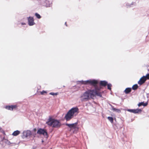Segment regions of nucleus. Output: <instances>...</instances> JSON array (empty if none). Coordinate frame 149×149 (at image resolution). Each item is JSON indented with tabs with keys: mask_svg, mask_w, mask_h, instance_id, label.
<instances>
[{
	"mask_svg": "<svg viewBox=\"0 0 149 149\" xmlns=\"http://www.w3.org/2000/svg\"><path fill=\"white\" fill-rule=\"evenodd\" d=\"M82 84H88L94 87V89H89L85 92L81 96L80 98L82 102L87 101L91 99H94V97L97 96L100 97H102V93L103 91H99L100 88H98L97 85L98 82L97 80H88L86 81H80Z\"/></svg>",
	"mask_w": 149,
	"mask_h": 149,
	"instance_id": "obj_1",
	"label": "nucleus"
},
{
	"mask_svg": "<svg viewBox=\"0 0 149 149\" xmlns=\"http://www.w3.org/2000/svg\"><path fill=\"white\" fill-rule=\"evenodd\" d=\"M79 109L76 107L71 109L68 112L65 116V118L67 121H69L74 116H76L79 113Z\"/></svg>",
	"mask_w": 149,
	"mask_h": 149,
	"instance_id": "obj_2",
	"label": "nucleus"
},
{
	"mask_svg": "<svg viewBox=\"0 0 149 149\" xmlns=\"http://www.w3.org/2000/svg\"><path fill=\"white\" fill-rule=\"evenodd\" d=\"M46 124L49 126L57 128L61 126V123L57 120L53 119L52 117H49Z\"/></svg>",
	"mask_w": 149,
	"mask_h": 149,
	"instance_id": "obj_3",
	"label": "nucleus"
},
{
	"mask_svg": "<svg viewBox=\"0 0 149 149\" xmlns=\"http://www.w3.org/2000/svg\"><path fill=\"white\" fill-rule=\"evenodd\" d=\"M77 123L73 124L66 123L65 125L68 126L70 128V131H72L73 133H77L79 129V127L77 126Z\"/></svg>",
	"mask_w": 149,
	"mask_h": 149,
	"instance_id": "obj_4",
	"label": "nucleus"
},
{
	"mask_svg": "<svg viewBox=\"0 0 149 149\" xmlns=\"http://www.w3.org/2000/svg\"><path fill=\"white\" fill-rule=\"evenodd\" d=\"M37 133L38 134L41 135L42 134L44 136H48V134L46 130L42 128L39 129L37 132Z\"/></svg>",
	"mask_w": 149,
	"mask_h": 149,
	"instance_id": "obj_5",
	"label": "nucleus"
},
{
	"mask_svg": "<svg viewBox=\"0 0 149 149\" xmlns=\"http://www.w3.org/2000/svg\"><path fill=\"white\" fill-rule=\"evenodd\" d=\"M107 82L105 81H101L100 82V86L98 88H100L99 90V91H100L101 89L102 88V87H105L107 85Z\"/></svg>",
	"mask_w": 149,
	"mask_h": 149,
	"instance_id": "obj_6",
	"label": "nucleus"
},
{
	"mask_svg": "<svg viewBox=\"0 0 149 149\" xmlns=\"http://www.w3.org/2000/svg\"><path fill=\"white\" fill-rule=\"evenodd\" d=\"M28 24L30 26H32L35 24L33 17H30L28 18Z\"/></svg>",
	"mask_w": 149,
	"mask_h": 149,
	"instance_id": "obj_7",
	"label": "nucleus"
},
{
	"mask_svg": "<svg viewBox=\"0 0 149 149\" xmlns=\"http://www.w3.org/2000/svg\"><path fill=\"white\" fill-rule=\"evenodd\" d=\"M17 107V105H13L6 106L5 107V108L9 110L13 111V109H16Z\"/></svg>",
	"mask_w": 149,
	"mask_h": 149,
	"instance_id": "obj_8",
	"label": "nucleus"
},
{
	"mask_svg": "<svg viewBox=\"0 0 149 149\" xmlns=\"http://www.w3.org/2000/svg\"><path fill=\"white\" fill-rule=\"evenodd\" d=\"M146 80V79L143 76L140 79L139 81L138 82V83L140 85H142L145 82Z\"/></svg>",
	"mask_w": 149,
	"mask_h": 149,
	"instance_id": "obj_9",
	"label": "nucleus"
},
{
	"mask_svg": "<svg viewBox=\"0 0 149 149\" xmlns=\"http://www.w3.org/2000/svg\"><path fill=\"white\" fill-rule=\"evenodd\" d=\"M31 134V131L27 130L24 131L23 132V135L24 136L27 137L30 136Z\"/></svg>",
	"mask_w": 149,
	"mask_h": 149,
	"instance_id": "obj_10",
	"label": "nucleus"
},
{
	"mask_svg": "<svg viewBox=\"0 0 149 149\" xmlns=\"http://www.w3.org/2000/svg\"><path fill=\"white\" fill-rule=\"evenodd\" d=\"M127 111L130 112L134 113H138L141 111V109H128Z\"/></svg>",
	"mask_w": 149,
	"mask_h": 149,
	"instance_id": "obj_11",
	"label": "nucleus"
},
{
	"mask_svg": "<svg viewBox=\"0 0 149 149\" xmlns=\"http://www.w3.org/2000/svg\"><path fill=\"white\" fill-rule=\"evenodd\" d=\"M132 91V88H126L125 91L124 92L126 94H127L130 93Z\"/></svg>",
	"mask_w": 149,
	"mask_h": 149,
	"instance_id": "obj_12",
	"label": "nucleus"
},
{
	"mask_svg": "<svg viewBox=\"0 0 149 149\" xmlns=\"http://www.w3.org/2000/svg\"><path fill=\"white\" fill-rule=\"evenodd\" d=\"M2 141L6 144L8 145H10L11 144V143L8 140L5 138L4 137H3L2 140Z\"/></svg>",
	"mask_w": 149,
	"mask_h": 149,
	"instance_id": "obj_13",
	"label": "nucleus"
},
{
	"mask_svg": "<svg viewBox=\"0 0 149 149\" xmlns=\"http://www.w3.org/2000/svg\"><path fill=\"white\" fill-rule=\"evenodd\" d=\"M20 133L19 131L18 130H16L14 131L12 134V135L13 136H17Z\"/></svg>",
	"mask_w": 149,
	"mask_h": 149,
	"instance_id": "obj_14",
	"label": "nucleus"
},
{
	"mask_svg": "<svg viewBox=\"0 0 149 149\" xmlns=\"http://www.w3.org/2000/svg\"><path fill=\"white\" fill-rule=\"evenodd\" d=\"M112 110L114 111H116V112L118 113H120V110L119 109H116L114 108V107L113 106L112 107Z\"/></svg>",
	"mask_w": 149,
	"mask_h": 149,
	"instance_id": "obj_15",
	"label": "nucleus"
},
{
	"mask_svg": "<svg viewBox=\"0 0 149 149\" xmlns=\"http://www.w3.org/2000/svg\"><path fill=\"white\" fill-rule=\"evenodd\" d=\"M148 104V103L147 102L144 103L143 102H141L140 103H139L138 104V106L139 107L141 106L142 105H143L144 106H146Z\"/></svg>",
	"mask_w": 149,
	"mask_h": 149,
	"instance_id": "obj_16",
	"label": "nucleus"
},
{
	"mask_svg": "<svg viewBox=\"0 0 149 149\" xmlns=\"http://www.w3.org/2000/svg\"><path fill=\"white\" fill-rule=\"evenodd\" d=\"M138 85L137 84H135L133 86L132 88L134 90H136L138 88Z\"/></svg>",
	"mask_w": 149,
	"mask_h": 149,
	"instance_id": "obj_17",
	"label": "nucleus"
},
{
	"mask_svg": "<svg viewBox=\"0 0 149 149\" xmlns=\"http://www.w3.org/2000/svg\"><path fill=\"white\" fill-rule=\"evenodd\" d=\"M107 118L111 123H113V120L112 117H108Z\"/></svg>",
	"mask_w": 149,
	"mask_h": 149,
	"instance_id": "obj_18",
	"label": "nucleus"
},
{
	"mask_svg": "<svg viewBox=\"0 0 149 149\" xmlns=\"http://www.w3.org/2000/svg\"><path fill=\"white\" fill-rule=\"evenodd\" d=\"M35 15L37 18L38 19H40L41 17L40 15L37 13H36Z\"/></svg>",
	"mask_w": 149,
	"mask_h": 149,
	"instance_id": "obj_19",
	"label": "nucleus"
},
{
	"mask_svg": "<svg viewBox=\"0 0 149 149\" xmlns=\"http://www.w3.org/2000/svg\"><path fill=\"white\" fill-rule=\"evenodd\" d=\"M107 89H108L111 90V87L112 86L111 84H107Z\"/></svg>",
	"mask_w": 149,
	"mask_h": 149,
	"instance_id": "obj_20",
	"label": "nucleus"
},
{
	"mask_svg": "<svg viewBox=\"0 0 149 149\" xmlns=\"http://www.w3.org/2000/svg\"><path fill=\"white\" fill-rule=\"evenodd\" d=\"M41 95H44V94H46L47 93V92L46 91H43L40 92Z\"/></svg>",
	"mask_w": 149,
	"mask_h": 149,
	"instance_id": "obj_21",
	"label": "nucleus"
},
{
	"mask_svg": "<svg viewBox=\"0 0 149 149\" xmlns=\"http://www.w3.org/2000/svg\"><path fill=\"white\" fill-rule=\"evenodd\" d=\"M146 79H149V74H148L145 76H143Z\"/></svg>",
	"mask_w": 149,
	"mask_h": 149,
	"instance_id": "obj_22",
	"label": "nucleus"
},
{
	"mask_svg": "<svg viewBox=\"0 0 149 149\" xmlns=\"http://www.w3.org/2000/svg\"><path fill=\"white\" fill-rule=\"evenodd\" d=\"M58 94V93H53V92H51V93H49V94L50 95H57Z\"/></svg>",
	"mask_w": 149,
	"mask_h": 149,
	"instance_id": "obj_23",
	"label": "nucleus"
},
{
	"mask_svg": "<svg viewBox=\"0 0 149 149\" xmlns=\"http://www.w3.org/2000/svg\"><path fill=\"white\" fill-rule=\"evenodd\" d=\"M0 132H2L3 134L5 135L6 133L4 130H3L2 129H0Z\"/></svg>",
	"mask_w": 149,
	"mask_h": 149,
	"instance_id": "obj_24",
	"label": "nucleus"
},
{
	"mask_svg": "<svg viewBox=\"0 0 149 149\" xmlns=\"http://www.w3.org/2000/svg\"><path fill=\"white\" fill-rule=\"evenodd\" d=\"M33 130L34 132H36V128H34Z\"/></svg>",
	"mask_w": 149,
	"mask_h": 149,
	"instance_id": "obj_25",
	"label": "nucleus"
},
{
	"mask_svg": "<svg viewBox=\"0 0 149 149\" xmlns=\"http://www.w3.org/2000/svg\"><path fill=\"white\" fill-rule=\"evenodd\" d=\"M21 24L22 25H25L26 24L25 23H22Z\"/></svg>",
	"mask_w": 149,
	"mask_h": 149,
	"instance_id": "obj_26",
	"label": "nucleus"
},
{
	"mask_svg": "<svg viewBox=\"0 0 149 149\" xmlns=\"http://www.w3.org/2000/svg\"><path fill=\"white\" fill-rule=\"evenodd\" d=\"M65 24L66 25V26H67V25H66V22H65Z\"/></svg>",
	"mask_w": 149,
	"mask_h": 149,
	"instance_id": "obj_27",
	"label": "nucleus"
}]
</instances>
